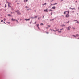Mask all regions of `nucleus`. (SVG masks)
<instances>
[{"label":"nucleus","instance_id":"34","mask_svg":"<svg viewBox=\"0 0 79 79\" xmlns=\"http://www.w3.org/2000/svg\"><path fill=\"white\" fill-rule=\"evenodd\" d=\"M52 14H53V13L52 12L51 13V15H52Z\"/></svg>","mask_w":79,"mask_h":79},{"label":"nucleus","instance_id":"51","mask_svg":"<svg viewBox=\"0 0 79 79\" xmlns=\"http://www.w3.org/2000/svg\"><path fill=\"white\" fill-rule=\"evenodd\" d=\"M0 11H2V9H0Z\"/></svg>","mask_w":79,"mask_h":79},{"label":"nucleus","instance_id":"26","mask_svg":"<svg viewBox=\"0 0 79 79\" xmlns=\"http://www.w3.org/2000/svg\"><path fill=\"white\" fill-rule=\"evenodd\" d=\"M40 25H44V24L42 23L40 24Z\"/></svg>","mask_w":79,"mask_h":79},{"label":"nucleus","instance_id":"55","mask_svg":"<svg viewBox=\"0 0 79 79\" xmlns=\"http://www.w3.org/2000/svg\"><path fill=\"white\" fill-rule=\"evenodd\" d=\"M35 11H36V10H35Z\"/></svg>","mask_w":79,"mask_h":79},{"label":"nucleus","instance_id":"14","mask_svg":"<svg viewBox=\"0 0 79 79\" xmlns=\"http://www.w3.org/2000/svg\"><path fill=\"white\" fill-rule=\"evenodd\" d=\"M56 4H57V3H55L54 4H53V5H56Z\"/></svg>","mask_w":79,"mask_h":79},{"label":"nucleus","instance_id":"21","mask_svg":"<svg viewBox=\"0 0 79 79\" xmlns=\"http://www.w3.org/2000/svg\"><path fill=\"white\" fill-rule=\"evenodd\" d=\"M5 8H6V4H5Z\"/></svg>","mask_w":79,"mask_h":79},{"label":"nucleus","instance_id":"37","mask_svg":"<svg viewBox=\"0 0 79 79\" xmlns=\"http://www.w3.org/2000/svg\"><path fill=\"white\" fill-rule=\"evenodd\" d=\"M38 29H39H39H40L39 28V27H38Z\"/></svg>","mask_w":79,"mask_h":79},{"label":"nucleus","instance_id":"54","mask_svg":"<svg viewBox=\"0 0 79 79\" xmlns=\"http://www.w3.org/2000/svg\"><path fill=\"white\" fill-rule=\"evenodd\" d=\"M73 29H75V28H73Z\"/></svg>","mask_w":79,"mask_h":79},{"label":"nucleus","instance_id":"48","mask_svg":"<svg viewBox=\"0 0 79 79\" xmlns=\"http://www.w3.org/2000/svg\"><path fill=\"white\" fill-rule=\"evenodd\" d=\"M27 11H29V9H27Z\"/></svg>","mask_w":79,"mask_h":79},{"label":"nucleus","instance_id":"39","mask_svg":"<svg viewBox=\"0 0 79 79\" xmlns=\"http://www.w3.org/2000/svg\"><path fill=\"white\" fill-rule=\"evenodd\" d=\"M48 27H50V25H48Z\"/></svg>","mask_w":79,"mask_h":79},{"label":"nucleus","instance_id":"22","mask_svg":"<svg viewBox=\"0 0 79 79\" xmlns=\"http://www.w3.org/2000/svg\"><path fill=\"white\" fill-rule=\"evenodd\" d=\"M75 10V8H72V10Z\"/></svg>","mask_w":79,"mask_h":79},{"label":"nucleus","instance_id":"24","mask_svg":"<svg viewBox=\"0 0 79 79\" xmlns=\"http://www.w3.org/2000/svg\"><path fill=\"white\" fill-rule=\"evenodd\" d=\"M38 20H39V19H40V17H38Z\"/></svg>","mask_w":79,"mask_h":79},{"label":"nucleus","instance_id":"38","mask_svg":"<svg viewBox=\"0 0 79 79\" xmlns=\"http://www.w3.org/2000/svg\"><path fill=\"white\" fill-rule=\"evenodd\" d=\"M72 13H74V11H73L72 12Z\"/></svg>","mask_w":79,"mask_h":79},{"label":"nucleus","instance_id":"40","mask_svg":"<svg viewBox=\"0 0 79 79\" xmlns=\"http://www.w3.org/2000/svg\"><path fill=\"white\" fill-rule=\"evenodd\" d=\"M3 20H2L1 21V22H3Z\"/></svg>","mask_w":79,"mask_h":79},{"label":"nucleus","instance_id":"53","mask_svg":"<svg viewBox=\"0 0 79 79\" xmlns=\"http://www.w3.org/2000/svg\"><path fill=\"white\" fill-rule=\"evenodd\" d=\"M46 29H48V27H46Z\"/></svg>","mask_w":79,"mask_h":79},{"label":"nucleus","instance_id":"18","mask_svg":"<svg viewBox=\"0 0 79 79\" xmlns=\"http://www.w3.org/2000/svg\"><path fill=\"white\" fill-rule=\"evenodd\" d=\"M62 27H63V26H65V25L63 24V25H62Z\"/></svg>","mask_w":79,"mask_h":79},{"label":"nucleus","instance_id":"5","mask_svg":"<svg viewBox=\"0 0 79 79\" xmlns=\"http://www.w3.org/2000/svg\"><path fill=\"white\" fill-rule=\"evenodd\" d=\"M73 21H77V23H78V24H79V22H78V21L77 20H73Z\"/></svg>","mask_w":79,"mask_h":79},{"label":"nucleus","instance_id":"61","mask_svg":"<svg viewBox=\"0 0 79 79\" xmlns=\"http://www.w3.org/2000/svg\"><path fill=\"white\" fill-rule=\"evenodd\" d=\"M4 23L5 24V22H4Z\"/></svg>","mask_w":79,"mask_h":79},{"label":"nucleus","instance_id":"49","mask_svg":"<svg viewBox=\"0 0 79 79\" xmlns=\"http://www.w3.org/2000/svg\"><path fill=\"white\" fill-rule=\"evenodd\" d=\"M44 18V16H43V18Z\"/></svg>","mask_w":79,"mask_h":79},{"label":"nucleus","instance_id":"56","mask_svg":"<svg viewBox=\"0 0 79 79\" xmlns=\"http://www.w3.org/2000/svg\"><path fill=\"white\" fill-rule=\"evenodd\" d=\"M55 29H56V28H55Z\"/></svg>","mask_w":79,"mask_h":79},{"label":"nucleus","instance_id":"32","mask_svg":"<svg viewBox=\"0 0 79 79\" xmlns=\"http://www.w3.org/2000/svg\"><path fill=\"white\" fill-rule=\"evenodd\" d=\"M31 23H32V21H31L30 22V24H31Z\"/></svg>","mask_w":79,"mask_h":79},{"label":"nucleus","instance_id":"29","mask_svg":"<svg viewBox=\"0 0 79 79\" xmlns=\"http://www.w3.org/2000/svg\"><path fill=\"white\" fill-rule=\"evenodd\" d=\"M58 32H60H60H61V31H58Z\"/></svg>","mask_w":79,"mask_h":79},{"label":"nucleus","instance_id":"23","mask_svg":"<svg viewBox=\"0 0 79 79\" xmlns=\"http://www.w3.org/2000/svg\"><path fill=\"white\" fill-rule=\"evenodd\" d=\"M52 11V10L50 9V10H49V11Z\"/></svg>","mask_w":79,"mask_h":79},{"label":"nucleus","instance_id":"19","mask_svg":"<svg viewBox=\"0 0 79 79\" xmlns=\"http://www.w3.org/2000/svg\"><path fill=\"white\" fill-rule=\"evenodd\" d=\"M39 24H37L36 25H37V27H39Z\"/></svg>","mask_w":79,"mask_h":79},{"label":"nucleus","instance_id":"31","mask_svg":"<svg viewBox=\"0 0 79 79\" xmlns=\"http://www.w3.org/2000/svg\"><path fill=\"white\" fill-rule=\"evenodd\" d=\"M8 16H10V14H9L8 15Z\"/></svg>","mask_w":79,"mask_h":79},{"label":"nucleus","instance_id":"43","mask_svg":"<svg viewBox=\"0 0 79 79\" xmlns=\"http://www.w3.org/2000/svg\"><path fill=\"white\" fill-rule=\"evenodd\" d=\"M28 1V0H26V2H27Z\"/></svg>","mask_w":79,"mask_h":79},{"label":"nucleus","instance_id":"47","mask_svg":"<svg viewBox=\"0 0 79 79\" xmlns=\"http://www.w3.org/2000/svg\"><path fill=\"white\" fill-rule=\"evenodd\" d=\"M63 29L62 28L61 29H60V30H63Z\"/></svg>","mask_w":79,"mask_h":79},{"label":"nucleus","instance_id":"16","mask_svg":"<svg viewBox=\"0 0 79 79\" xmlns=\"http://www.w3.org/2000/svg\"><path fill=\"white\" fill-rule=\"evenodd\" d=\"M11 10H14V9L13 8H11Z\"/></svg>","mask_w":79,"mask_h":79},{"label":"nucleus","instance_id":"45","mask_svg":"<svg viewBox=\"0 0 79 79\" xmlns=\"http://www.w3.org/2000/svg\"><path fill=\"white\" fill-rule=\"evenodd\" d=\"M77 1H76L75 2V3H77Z\"/></svg>","mask_w":79,"mask_h":79},{"label":"nucleus","instance_id":"12","mask_svg":"<svg viewBox=\"0 0 79 79\" xmlns=\"http://www.w3.org/2000/svg\"><path fill=\"white\" fill-rule=\"evenodd\" d=\"M76 35V36H77V37H79V35L77 34Z\"/></svg>","mask_w":79,"mask_h":79},{"label":"nucleus","instance_id":"27","mask_svg":"<svg viewBox=\"0 0 79 79\" xmlns=\"http://www.w3.org/2000/svg\"><path fill=\"white\" fill-rule=\"evenodd\" d=\"M31 18H32V19H34V17H31Z\"/></svg>","mask_w":79,"mask_h":79},{"label":"nucleus","instance_id":"4","mask_svg":"<svg viewBox=\"0 0 79 79\" xmlns=\"http://www.w3.org/2000/svg\"><path fill=\"white\" fill-rule=\"evenodd\" d=\"M66 12H68V14H69V11H65L64 12V15H65L66 14Z\"/></svg>","mask_w":79,"mask_h":79},{"label":"nucleus","instance_id":"7","mask_svg":"<svg viewBox=\"0 0 79 79\" xmlns=\"http://www.w3.org/2000/svg\"><path fill=\"white\" fill-rule=\"evenodd\" d=\"M52 31H53L54 32H56V31H59V29L56 30H52Z\"/></svg>","mask_w":79,"mask_h":79},{"label":"nucleus","instance_id":"9","mask_svg":"<svg viewBox=\"0 0 79 79\" xmlns=\"http://www.w3.org/2000/svg\"><path fill=\"white\" fill-rule=\"evenodd\" d=\"M55 6H54V7H52V9H55Z\"/></svg>","mask_w":79,"mask_h":79},{"label":"nucleus","instance_id":"57","mask_svg":"<svg viewBox=\"0 0 79 79\" xmlns=\"http://www.w3.org/2000/svg\"><path fill=\"white\" fill-rule=\"evenodd\" d=\"M77 39H79V38H77Z\"/></svg>","mask_w":79,"mask_h":79},{"label":"nucleus","instance_id":"3","mask_svg":"<svg viewBox=\"0 0 79 79\" xmlns=\"http://www.w3.org/2000/svg\"><path fill=\"white\" fill-rule=\"evenodd\" d=\"M12 21H16L17 23H18V20H15V19H13V18L12 19Z\"/></svg>","mask_w":79,"mask_h":79},{"label":"nucleus","instance_id":"15","mask_svg":"<svg viewBox=\"0 0 79 79\" xmlns=\"http://www.w3.org/2000/svg\"><path fill=\"white\" fill-rule=\"evenodd\" d=\"M47 5V3H45L44 4H43V5Z\"/></svg>","mask_w":79,"mask_h":79},{"label":"nucleus","instance_id":"25","mask_svg":"<svg viewBox=\"0 0 79 79\" xmlns=\"http://www.w3.org/2000/svg\"><path fill=\"white\" fill-rule=\"evenodd\" d=\"M54 20V19H51L50 20V21H53Z\"/></svg>","mask_w":79,"mask_h":79},{"label":"nucleus","instance_id":"30","mask_svg":"<svg viewBox=\"0 0 79 79\" xmlns=\"http://www.w3.org/2000/svg\"><path fill=\"white\" fill-rule=\"evenodd\" d=\"M15 12H16L18 13V12H19L18 10L16 11Z\"/></svg>","mask_w":79,"mask_h":79},{"label":"nucleus","instance_id":"52","mask_svg":"<svg viewBox=\"0 0 79 79\" xmlns=\"http://www.w3.org/2000/svg\"><path fill=\"white\" fill-rule=\"evenodd\" d=\"M64 0H61V1H63Z\"/></svg>","mask_w":79,"mask_h":79},{"label":"nucleus","instance_id":"59","mask_svg":"<svg viewBox=\"0 0 79 79\" xmlns=\"http://www.w3.org/2000/svg\"><path fill=\"white\" fill-rule=\"evenodd\" d=\"M77 15H78V13H77Z\"/></svg>","mask_w":79,"mask_h":79},{"label":"nucleus","instance_id":"44","mask_svg":"<svg viewBox=\"0 0 79 79\" xmlns=\"http://www.w3.org/2000/svg\"><path fill=\"white\" fill-rule=\"evenodd\" d=\"M50 30H51V31H53V30H52V29H50Z\"/></svg>","mask_w":79,"mask_h":79},{"label":"nucleus","instance_id":"33","mask_svg":"<svg viewBox=\"0 0 79 79\" xmlns=\"http://www.w3.org/2000/svg\"><path fill=\"white\" fill-rule=\"evenodd\" d=\"M34 24H36V22H35L34 23Z\"/></svg>","mask_w":79,"mask_h":79},{"label":"nucleus","instance_id":"6","mask_svg":"<svg viewBox=\"0 0 79 79\" xmlns=\"http://www.w3.org/2000/svg\"><path fill=\"white\" fill-rule=\"evenodd\" d=\"M25 20H26V21H29V20H30V19H25Z\"/></svg>","mask_w":79,"mask_h":79},{"label":"nucleus","instance_id":"10","mask_svg":"<svg viewBox=\"0 0 79 79\" xmlns=\"http://www.w3.org/2000/svg\"><path fill=\"white\" fill-rule=\"evenodd\" d=\"M18 15H21V14L19 12H18L17 13Z\"/></svg>","mask_w":79,"mask_h":79},{"label":"nucleus","instance_id":"2","mask_svg":"<svg viewBox=\"0 0 79 79\" xmlns=\"http://www.w3.org/2000/svg\"><path fill=\"white\" fill-rule=\"evenodd\" d=\"M69 28H71V27L70 26H69V27H68L67 28V30H69V31L70 30V29Z\"/></svg>","mask_w":79,"mask_h":79},{"label":"nucleus","instance_id":"46","mask_svg":"<svg viewBox=\"0 0 79 79\" xmlns=\"http://www.w3.org/2000/svg\"><path fill=\"white\" fill-rule=\"evenodd\" d=\"M25 8H28V7H27V6H26L25 7Z\"/></svg>","mask_w":79,"mask_h":79},{"label":"nucleus","instance_id":"50","mask_svg":"<svg viewBox=\"0 0 79 79\" xmlns=\"http://www.w3.org/2000/svg\"><path fill=\"white\" fill-rule=\"evenodd\" d=\"M54 0H52V1H51V2H52V1H53Z\"/></svg>","mask_w":79,"mask_h":79},{"label":"nucleus","instance_id":"28","mask_svg":"<svg viewBox=\"0 0 79 79\" xmlns=\"http://www.w3.org/2000/svg\"><path fill=\"white\" fill-rule=\"evenodd\" d=\"M7 23H8V24H10V23L9 22H7Z\"/></svg>","mask_w":79,"mask_h":79},{"label":"nucleus","instance_id":"41","mask_svg":"<svg viewBox=\"0 0 79 79\" xmlns=\"http://www.w3.org/2000/svg\"><path fill=\"white\" fill-rule=\"evenodd\" d=\"M69 9H71L72 10V8H71V7H70V8H69Z\"/></svg>","mask_w":79,"mask_h":79},{"label":"nucleus","instance_id":"58","mask_svg":"<svg viewBox=\"0 0 79 79\" xmlns=\"http://www.w3.org/2000/svg\"><path fill=\"white\" fill-rule=\"evenodd\" d=\"M78 10H79V7H78Z\"/></svg>","mask_w":79,"mask_h":79},{"label":"nucleus","instance_id":"62","mask_svg":"<svg viewBox=\"0 0 79 79\" xmlns=\"http://www.w3.org/2000/svg\"><path fill=\"white\" fill-rule=\"evenodd\" d=\"M11 16V15H10V16Z\"/></svg>","mask_w":79,"mask_h":79},{"label":"nucleus","instance_id":"42","mask_svg":"<svg viewBox=\"0 0 79 79\" xmlns=\"http://www.w3.org/2000/svg\"><path fill=\"white\" fill-rule=\"evenodd\" d=\"M49 33L48 32H46V33H47V34H49Z\"/></svg>","mask_w":79,"mask_h":79},{"label":"nucleus","instance_id":"35","mask_svg":"<svg viewBox=\"0 0 79 79\" xmlns=\"http://www.w3.org/2000/svg\"><path fill=\"white\" fill-rule=\"evenodd\" d=\"M4 21H5V20H6V19L4 18Z\"/></svg>","mask_w":79,"mask_h":79},{"label":"nucleus","instance_id":"11","mask_svg":"<svg viewBox=\"0 0 79 79\" xmlns=\"http://www.w3.org/2000/svg\"><path fill=\"white\" fill-rule=\"evenodd\" d=\"M72 37H75L76 38V36L74 35H73L72 36Z\"/></svg>","mask_w":79,"mask_h":79},{"label":"nucleus","instance_id":"13","mask_svg":"<svg viewBox=\"0 0 79 79\" xmlns=\"http://www.w3.org/2000/svg\"><path fill=\"white\" fill-rule=\"evenodd\" d=\"M69 22V21L67 22H65L64 23H66V24H67V23H68Z\"/></svg>","mask_w":79,"mask_h":79},{"label":"nucleus","instance_id":"1","mask_svg":"<svg viewBox=\"0 0 79 79\" xmlns=\"http://www.w3.org/2000/svg\"><path fill=\"white\" fill-rule=\"evenodd\" d=\"M69 16V14H66V15L65 16L66 18H68Z\"/></svg>","mask_w":79,"mask_h":79},{"label":"nucleus","instance_id":"17","mask_svg":"<svg viewBox=\"0 0 79 79\" xmlns=\"http://www.w3.org/2000/svg\"><path fill=\"white\" fill-rule=\"evenodd\" d=\"M34 18H37V16H35Z\"/></svg>","mask_w":79,"mask_h":79},{"label":"nucleus","instance_id":"20","mask_svg":"<svg viewBox=\"0 0 79 79\" xmlns=\"http://www.w3.org/2000/svg\"><path fill=\"white\" fill-rule=\"evenodd\" d=\"M8 6L10 7V3H8Z\"/></svg>","mask_w":79,"mask_h":79},{"label":"nucleus","instance_id":"60","mask_svg":"<svg viewBox=\"0 0 79 79\" xmlns=\"http://www.w3.org/2000/svg\"><path fill=\"white\" fill-rule=\"evenodd\" d=\"M62 16H64L63 15H62Z\"/></svg>","mask_w":79,"mask_h":79},{"label":"nucleus","instance_id":"36","mask_svg":"<svg viewBox=\"0 0 79 79\" xmlns=\"http://www.w3.org/2000/svg\"><path fill=\"white\" fill-rule=\"evenodd\" d=\"M52 5H53V4H51L50 5V6H52Z\"/></svg>","mask_w":79,"mask_h":79},{"label":"nucleus","instance_id":"8","mask_svg":"<svg viewBox=\"0 0 79 79\" xmlns=\"http://www.w3.org/2000/svg\"><path fill=\"white\" fill-rule=\"evenodd\" d=\"M44 11L45 12H48V10H47V9L44 10Z\"/></svg>","mask_w":79,"mask_h":79}]
</instances>
